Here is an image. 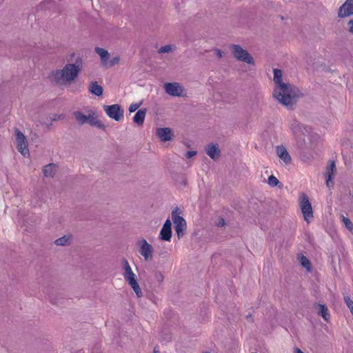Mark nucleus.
I'll list each match as a JSON object with an SVG mask.
<instances>
[{"label":"nucleus","instance_id":"nucleus-3","mask_svg":"<svg viewBox=\"0 0 353 353\" xmlns=\"http://www.w3.org/2000/svg\"><path fill=\"white\" fill-rule=\"evenodd\" d=\"M74 118L79 125L89 124L90 126L96 127L101 130H105V124L97 118L94 110L85 108L83 111H75Z\"/></svg>","mask_w":353,"mask_h":353},{"label":"nucleus","instance_id":"nucleus-7","mask_svg":"<svg viewBox=\"0 0 353 353\" xmlns=\"http://www.w3.org/2000/svg\"><path fill=\"white\" fill-rule=\"evenodd\" d=\"M139 253L145 261H150L153 259L154 248L146 239H141L137 241Z\"/></svg>","mask_w":353,"mask_h":353},{"label":"nucleus","instance_id":"nucleus-11","mask_svg":"<svg viewBox=\"0 0 353 353\" xmlns=\"http://www.w3.org/2000/svg\"><path fill=\"white\" fill-rule=\"evenodd\" d=\"M300 207L305 221L309 223L313 218V211L310 202L305 194L301 197Z\"/></svg>","mask_w":353,"mask_h":353},{"label":"nucleus","instance_id":"nucleus-21","mask_svg":"<svg viewBox=\"0 0 353 353\" xmlns=\"http://www.w3.org/2000/svg\"><path fill=\"white\" fill-rule=\"evenodd\" d=\"M207 154L212 159H216L219 157V150L216 145L210 144L205 148Z\"/></svg>","mask_w":353,"mask_h":353},{"label":"nucleus","instance_id":"nucleus-2","mask_svg":"<svg viewBox=\"0 0 353 353\" xmlns=\"http://www.w3.org/2000/svg\"><path fill=\"white\" fill-rule=\"evenodd\" d=\"M82 68V59L78 57L74 63H66L62 68L52 71L51 78L58 85H69L78 77Z\"/></svg>","mask_w":353,"mask_h":353},{"label":"nucleus","instance_id":"nucleus-13","mask_svg":"<svg viewBox=\"0 0 353 353\" xmlns=\"http://www.w3.org/2000/svg\"><path fill=\"white\" fill-rule=\"evenodd\" d=\"M336 172V164L333 161H329L325 168V176L326 179V185L328 188L333 186V179Z\"/></svg>","mask_w":353,"mask_h":353},{"label":"nucleus","instance_id":"nucleus-4","mask_svg":"<svg viewBox=\"0 0 353 353\" xmlns=\"http://www.w3.org/2000/svg\"><path fill=\"white\" fill-rule=\"evenodd\" d=\"M122 264L123 270V276L125 280L132 288L137 296L138 297H141L142 296V291L137 282L136 274L133 272L129 263L126 259L123 260Z\"/></svg>","mask_w":353,"mask_h":353},{"label":"nucleus","instance_id":"nucleus-30","mask_svg":"<svg viewBox=\"0 0 353 353\" xmlns=\"http://www.w3.org/2000/svg\"><path fill=\"white\" fill-rule=\"evenodd\" d=\"M142 104V102H139V103H132L129 106V112H135L137 110H138L139 108V107Z\"/></svg>","mask_w":353,"mask_h":353},{"label":"nucleus","instance_id":"nucleus-31","mask_svg":"<svg viewBox=\"0 0 353 353\" xmlns=\"http://www.w3.org/2000/svg\"><path fill=\"white\" fill-rule=\"evenodd\" d=\"M154 277L159 283H161L164 279L163 274L159 272L155 273Z\"/></svg>","mask_w":353,"mask_h":353},{"label":"nucleus","instance_id":"nucleus-17","mask_svg":"<svg viewBox=\"0 0 353 353\" xmlns=\"http://www.w3.org/2000/svg\"><path fill=\"white\" fill-rule=\"evenodd\" d=\"M276 152L279 159L286 165L292 161V158L283 145H278L276 148Z\"/></svg>","mask_w":353,"mask_h":353},{"label":"nucleus","instance_id":"nucleus-34","mask_svg":"<svg viewBox=\"0 0 353 353\" xmlns=\"http://www.w3.org/2000/svg\"><path fill=\"white\" fill-rule=\"evenodd\" d=\"M350 31L353 32V19H351L348 23Z\"/></svg>","mask_w":353,"mask_h":353},{"label":"nucleus","instance_id":"nucleus-5","mask_svg":"<svg viewBox=\"0 0 353 353\" xmlns=\"http://www.w3.org/2000/svg\"><path fill=\"white\" fill-rule=\"evenodd\" d=\"M230 50L233 57L239 61L245 63L248 65H254V60L252 55L243 48L241 46L232 44L230 46Z\"/></svg>","mask_w":353,"mask_h":353},{"label":"nucleus","instance_id":"nucleus-12","mask_svg":"<svg viewBox=\"0 0 353 353\" xmlns=\"http://www.w3.org/2000/svg\"><path fill=\"white\" fill-rule=\"evenodd\" d=\"M16 135V144L18 151L23 156L27 157L29 155V150L26 139L23 134L19 130L15 131Z\"/></svg>","mask_w":353,"mask_h":353},{"label":"nucleus","instance_id":"nucleus-9","mask_svg":"<svg viewBox=\"0 0 353 353\" xmlns=\"http://www.w3.org/2000/svg\"><path fill=\"white\" fill-rule=\"evenodd\" d=\"M103 108L106 114L116 121H119L123 118V110L119 104L105 105Z\"/></svg>","mask_w":353,"mask_h":353},{"label":"nucleus","instance_id":"nucleus-10","mask_svg":"<svg viewBox=\"0 0 353 353\" xmlns=\"http://www.w3.org/2000/svg\"><path fill=\"white\" fill-rule=\"evenodd\" d=\"M165 92L172 97H184L185 96V90L183 87L177 82L165 83L164 84Z\"/></svg>","mask_w":353,"mask_h":353},{"label":"nucleus","instance_id":"nucleus-29","mask_svg":"<svg viewBox=\"0 0 353 353\" xmlns=\"http://www.w3.org/2000/svg\"><path fill=\"white\" fill-rule=\"evenodd\" d=\"M345 303H346L347 307L350 310L351 313L353 315V301L351 300V299L349 296H345L344 297Z\"/></svg>","mask_w":353,"mask_h":353},{"label":"nucleus","instance_id":"nucleus-1","mask_svg":"<svg viewBox=\"0 0 353 353\" xmlns=\"http://www.w3.org/2000/svg\"><path fill=\"white\" fill-rule=\"evenodd\" d=\"M273 82L274 98L288 108H292L302 95L298 88L287 81L284 72L280 69L273 70Z\"/></svg>","mask_w":353,"mask_h":353},{"label":"nucleus","instance_id":"nucleus-25","mask_svg":"<svg viewBox=\"0 0 353 353\" xmlns=\"http://www.w3.org/2000/svg\"><path fill=\"white\" fill-rule=\"evenodd\" d=\"M299 259L301 265L304 267L307 271L310 272L311 270V265L308 259L303 255H301L299 256Z\"/></svg>","mask_w":353,"mask_h":353},{"label":"nucleus","instance_id":"nucleus-6","mask_svg":"<svg viewBox=\"0 0 353 353\" xmlns=\"http://www.w3.org/2000/svg\"><path fill=\"white\" fill-rule=\"evenodd\" d=\"M95 52L100 57L101 65L106 68H112L119 63V56L115 55L111 57L105 49L97 47L95 48Z\"/></svg>","mask_w":353,"mask_h":353},{"label":"nucleus","instance_id":"nucleus-8","mask_svg":"<svg viewBox=\"0 0 353 353\" xmlns=\"http://www.w3.org/2000/svg\"><path fill=\"white\" fill-rule=\"evenodd\" d=\"M180 210L176 208L172 212V219L174 225V230L179 238H181L186 230V221L181 216Z\"/></svg>","mask_w":353,"mask_h":353},{"label":"nucleus","instance_id":"nucleus-19","mask_svg":"<svg viewBox=\"0 0 353 353\" xmlns=\"http://www.w3.org/2000/svg\"><path fill=\"white\" fill-rule=\"evenodd\" d=\"M57 171V166L54 163H50L43 168V175L47 178H52Z\"/></svg>","mask_w":353,"mask_h":353},{"label":"nucleus","instance_id":"nucleus-26","mask_svg":"<svg viewBox=\"0 0 353 353\" xmlns=\"http://www.w3.org/2000/svg\"><path fill=\"white\" fill-rule=\"evenodd\" d=\"M342 221L345 228L350 232H353V224L352 221L347 217L342 216Z\"/></svg>","mask_w":353,"mask_h":353},{"label":"nucleus","instance_id":"nucleus-32","mask_svg":"<svg viewBox=\"0 0 353 353\" xmlns=\"http://www.w3.org/2000/svg\"><path fill=\"white\" fill-rule=\"evenodd\" d=\"M196 154V152L194 150L188 151L185 153V158L187 159H191L192 157H194Z\"/></svg>","mask_w":353,"mask_h":353},{"label":"nucleus","instance_id":"nucleus-33","mask_svg":"<svg viewBox=\"0 0 353 353\" xmlns=\"http://www.w3.org/2000/svg\"><path fill=\"white\" fill-rule=\"evenodd\" d=\"M214 53L217 56V57L219 59L223 57V52L219 49H215Z\"/></svg>","mask_w":353,"mask_h":353},{"label":"nucleus","instance_id":"nucleus-28","mask_svg":"<svg viewBox=\"0 0 353 353\" xmlns=\"http://www.w3.org/2000/svg\"><path fill=\"white\" fill-rule=\"evenodd\" d=\"M279 180L276 179V177H275L273 175H271L270 176H269L268 178V184L272 186V187H275L278 185L279 183Z\"/></svg>","mask_w":353,"mask_h":353},{"label":"nucleus","instance_id":"nucleus-23","mask_svg":"<svg viewBox=\"0 0 353 353\" xmlns=\"http://www.w3.org/2000/svg\"><path fill=\"white\" fill-rule=\"evenodd\" d=\"M319 314L326 321H328L330 317V314L327 307L325 305L319 304Z\"/></svg>","mask_w":353,"mask_h":353},{"label":"nucleus","instance_id":"nucleus-16","mask_svg":"<svg viewBox=\"0 0 353 353\" xmlns=\"http://www.w3.org/2000/svg\"><path fill=\"white\" fill-rule=\"evenodd\" d=\"M172 223L170 219H167L163 224L159 234V239L163 241H170L172 237Z\"/></svg>","mask_w":353,"mask_h":353},{"label":"nucleus","instance_id":"nucleus-24","mask_svg":"<svg viewBox=\"0 0 353 353\" xmlns=\"http://www.w3.org/2000/svg\"><path fill=\"white\" fill-rule=\"evenodd\" d=\"M70 239H71V235H65L62 237L57 239L54 243L57 245L63 246V245H66L69 244Z\"/></svg>","mask_w":353,"mask_h":353},{"label":"nucleus","instance_id":"nucleus-14","mask_svg":"<svg viewBox=\"0 0 353 353\" xmlns=\"http://www.w3.org/2000/svg\"><path fill=\"white\" fill-rule=\"evenodd\" d=\"M156 134L162 142L170 141L174 137V132L170 128H158Z\"/></svg>","mask_w":353,"mask_h":353},{"label":"nucleus","instance_id":"nucleus-27","mask_svg":"<svg viewBox=\"0 0 353 353\" xmlns=\"http://www.w3.org/2000/svg\"><path fill=\"white\" fill-rule=\"evenodd\" d=\"M174 50V47L171 45H165L164 46L161 47L159 49V53H168L172 52Z\"/></svg>","mask_w":353,"mask_h":353},{"label":"nucleus","instance_id":"nucleus-22","mask_svg":"<svg viewBox=\"0 0 353 353\" xmlns=\"http://www.w3.org/2000/svg\"><path fill=\"white\" fill-rule=\"evenodd\" d=\"M89 90L92 94L96 96H101L103 94V89L101 85L94 81L90 84Z\"/></svg>","mask_w":353,"mask_h":353},{"label":"nucleus","instance_id":"nucleus-35","mask_svg":"<svg viewBox=\"0 0 353 353\" xmlns=\"http://www.w3.org/2000/svg\"><path fill=\"white\" fill-rule=\"evenodd\" d=\"M224 224H225V221L223 219H220L217 223L218 226H223V225H224Z\"/></svg>","mask_w":353,"mask_h":353},{"label":"nucleus","instance_id":"nucleus-15","mask_svg":"<svg viewBox=\"0 0 353 353\" xmlns=\"http://www.w3.org/2000/svg\"><path fill=\"white\" fill-rule=\"evenodd\" d=\"M353 14V0H347L339 8L338 16L344 18Z\"/></svg>","mask_w":353,"mask_h":353},{"label":"nucleus","instance_id":"nucleus-18","mask_svg":"<svg viewBox=\"0 0 353 353\" xmlns=\"http://www.w3.org/2000/svg\"><path fill=\"white\" fill-rule=\"evenodd\" d=\"M292 134L296 139H301V137L304 134V131H306L305 127L297 121H294L290 126Z\"/></svg>","mask_w":353,"mask_h":353},{"label":"nucleus","instance_id":"nucleus-20","mask_svg":"<svg viewBox=\"0 0 353 353\" xmlns=\"http://www.w3.org/2000/svg\"><path fill=\"white\" fill-rule=\"evenodd\" d=\"M146 115V109L139 110L133 117V121L138 125H141L145 120Z\"/></svg>","mask_w":353,"mask_h":353},{"label":"nucleus","instance_id":"nucleus-37","mask_svg":"<svg viewBox=\"0 0 353 353\" xmlns=\"http://www.w3.org/2000/svg\"><path fill=\"white\" fill-rule=\"evenodd\" d=\"M352 201H353V196L350 198Z\"/></svg>","mask_w":353,"mask_h":353},{"label":"nucleus","instance_id":"nucleus-36","mask_svg":"<svg viewBox=\"0 0 353 353\" xmlns=\"http://www.w3.org/2000/svg\"><path fill=\"white\" fill-rule=\"evenodd\" d=\"M294 353H304L302 350H301L300 349L296 347L294 349Z\"/></svg>","mask_w":353,"mask_h":353}]
</instances>
